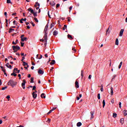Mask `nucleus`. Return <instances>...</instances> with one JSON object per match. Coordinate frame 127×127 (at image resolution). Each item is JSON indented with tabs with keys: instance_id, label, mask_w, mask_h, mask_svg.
I'll return each instance as SVG.
<instances>
[{
	"instance_id": "1",
	"label": "nucleus",
	"mask_w": 127,
	"mask_h": 127,
	"mask_svg": "<svg viewBox=\"0 0 127 127\" xmlns=\"http://www.w3.org/2000/svg\"><path fill=\"white\" fill-rule=\"evenodd\" d=\"M17 84V82L13 81V80H12V79H10L8 82V86H11V87H12V88H13V87L16 86Z\"/></svg>"
},
{
	"instance_id": "2",
	"label": "nucleus",
	"mask_w": 127,
	"mask_h": 127,
	"mask_svg": "<svg viewBox=\"0 0 127 127\" xmlns=\"http://www.w3.org/2000/svg\"><path fill=\"white\" fill-rule=\"evenodd\" d=\"M12 48L13 49V50L14 51V53L16 52L17 51H18L19 49H20V47L19 46H12Z\"/></svg>"
},
{
	"instance_id": "3",
	"label": "nucleus",
	"mask_w": 127,
	"mask_h": 127,
	"mask_svg": "<svg viewBox=\"0 0 127 127\" xmlns=\"http://www.w3.org/2000/svg\"><path fill=\"white\" fill-rule=\"evenodd\" d=\"M38 73L39 74H40L41 75H43V74H44V70L41 69H39V70L38 71Z\"/></svg>"
},
{
	"instance_id": "4",
	"label": "nucleus",
	"mask_w": 127,
	"mask_h": 127,
	"mask_svg": "<svg viewBox=\"0 0 127 127\" xmlns=\"http://www.w3.org/2000/svg\"><path fill=\"white\" fill-rule=\"evenodd\" d=\"M25 83H26V81H25V80H23V82L21 84L23 89H25Z\"/></svg>"
},
{
	"instance_id": "5",
	"label": "nucleus",
	"mask_w": 127,
	"mask_h": 127,
	"mask_svg": "<svg viewBox=\"0 0 127 127\" xmlns=\"http://www.w3.org/2000/svg\"><path fill=\"white\" fill-rule=\"evenodd\" d=\"M125 31V30L124 29H122L120 32V36L122 37L123 36V34H124V32Z\"/></svg>"
},
{
	"instance_id": "6",
	"label": "nucleus",
	"mask_w": 127,
	"mask_h": 127,
	"mask_svg": "<svg viewBox=\"0 0 127 127\" xmlns=\"http://www.w3.org/2000/svg\"><path fill=\"white\" fill-rule=\"evenodd\" d=\"M47 34L48 33H45L44 36V39L45 40V42H47Z\"/></svg>"
},
{
	"instance_id": "7",
	"label": "nucleus",
	"mask_w": 127,
	"mask_h": 127,
	"mask_svg": "<svg viewBox=\"0 0 127 127\" xmlns=\"http://www.w3.org/2000/svg\"><path fill=\"white\" fill-rule=\"evenodd\" d=\"M32 96H33V99H36L37 97V94L35 93V92H33L32 93Z\"/></svg>"
},
{
	"instance_id": "8",
	"label": "nucleus",
	"mask_w": 127,
	"mask_h": 127,
	"mask_svg": "<svg viewBox=\"0 0 127 127\" xmlns=\"http://www.w3.org/2000/svg\"><path fill=\"white\" fill-rule=\"evenodd\" d=\"M94 112L93 111H91L90 112V115H91L90 120H93V119H94Z\"/></svg>"
},
{
	"instance_id": "9",
	"label": "nucleus",
	"mask_w": 127,
	"mask_h": 127,
	"mask_svg": "<svg viewBox=\"0 0 127 127\" xmlns=\"http://www.w3.org/2000/svg\"><path fill=\"white\" fill-rule=\"evenodd\" d=\"M6 66H7V68H9V69H12V68L11 65L9 64V63H7Z\"/></svg>"
},
{
	"instance_id": "10",
	"label": "nucleus",
	"mask_w": 127,
	"mask_h": 127,
	"mask_svg": "<svg viewBox=\"0 0 127 127\" xmlns=\"http://www.w3.org/2000/svg\"><path fill=\"white\" fill-rule=\"evenodd\" d=\"M75 85L76 88H79V82L78 81H75Z\"/></svg>"
},
{
	"instance_id": "11",
	"label": "nucleus",
	"mask_w": 127,
	"mask_h": 127,
	"mask_svg": "<svg viewBox=\"0 0 127 127\" xmlns=\"http://www.w3.org/2000/svg\"><path fill=\"white\" fill-rule=\"evenodd\" d=\"M56 63V62H55V60H53L52 61V62L50 63V65H54Z\"/></svg>"
},
{
	"instance_id": "12",
	"label": "nucleus",
	"mask_w": 127,
	"mask_h": 127,
	"mask_svg": "<svg viewBox=\"0 0 127 127\" xmlns=\"http://www.w3.org/2000/svg\"><path fill=\"white\" fill-rule=\"evenodd\" d=\"M58 34V31H57V30H55L53 32V35H54L55 36L57 35Z\"/></svg>"
},
{
	"instance_id": "13",
	"label": "nucleus",
	"mask_w": 127,
	"mask_h": 127,
	"mask_svg": "<svg viewBox=\"0 0 127 127\" xmlns=\"http://www.w3.org/2000/svg\"><path fill=\"white\" fill-rule=\"evenodd\" d=\"M111 94L112 95H114V88L113 87H111Z\"/></svg>"
},
{
	"instance_id": "14",
	"label": "nucleus",
	"mask_w": 127,
	"mask_h": 127,
	"mask_svg": "<svg viewBox=\"0 0 127 127\" xmlns=\"http://www.w3.org/2000/svg\"><path fill=\"white\" fill-rule=\"evenodd\" d=\"M41 98H44V99H45V98H46V96H45V93H42L41 95Z\"/></svg>"
},
{
	"instance_id": "15",
	"label": "nucleus",
	"mask_w": 127,
	"mask_h": 127,
	"mask_svg": "<svg viewBox=\"0 0 127 127\" xmlns=\"http://www.w3.org/2000/svg\"><path fill=\"white\" fill-rule=\"evenodd\" d=\"M76 126H77V127H81V126H82V123H81V122L77 123L76 124Z\"/></svg>"
},
{
	"instance_id": "16",
	"label": "nucleus",
	"mask_w": 127,
	"mask_h": 127,
	"mask_svg": "<svg viewBox=\"0 0 127 127\" xmlns=\"http://www.w3.org/2000/svg\"><path fill=\"white\" fill-rule=\"evenodd\" d=\"M27 40V38L26 37H24L21 39V41H22L23 42L24 41H26Z\"/></svg>"
},
{
	"instance_id": "17",
	"label": "nucleus",
	"mask_w": 127,
	"mask_h": 127,
	"mask_svg": "<svg viewBox=\"0 0 127 127\" xmlns=\"http://www.w3.org/2000/svg\"><path fill=\"white\" fill-rule=\"evenodd\" d=\"M67 38H68V39H73V37L70 34L67 35Z\"/></svg>"
},
{
	"instance_id": "18",
	"label": "nucleus",
	"mask_w": 127,
	"mask_h": 127,
	"mask_svg": "<svg viewBox=\"0 0 127 127\" xmlns=\"http://www.w3.org/2000/svg\"><path fill=\"white\" fill-rule=\"evenodd\" d=\"M125 121V119L124 118H122L121 119V121H120V123L121 124L123 125L124 124V122Z\"/></svg>"
},
{
	"instance_id": "19",
	"label": "nucleus",
	"mask_w": 127,
	"mask_h": 127,
	"mask_svg": "<svg viewBox=\"0 0 127 127\" xmlns=\"http://www.w3.org/2000/svg\"><path fill=\"white\" fill-rule=\"evenodd\" d=\"M37 5L38 6H40V4L39 3H38V2H36V4H35V7H36L37 6Z\"/></svg>"
},
{
	"instance_id": "20",
	"label": "nucleus",
	"mask_w": 127,
	"mask_h": 127,
	"mask_svg": "<svg viewBox=\"0 0 127 127\" xmlns=\"http://www.w3.org/2000/svg\"><path fill=\"white\" fill-rule=\"evenodd\" d=\"M17 74L14 73V71H13V73L11 74V76H14V77H16Z\"/></svg>"
},
{
	"instance_id": "21",
	"label": "nucleus",
	"mask_w": 127,
	"mask_h": 127,
	"mask_svg": "<svg viewBox=\"0 0 127 127\" xmlns=\"http://www.w3.org/2000/svg\"><path fill=\"white\" fill-rule=\"evenodd\" d=\"M115 43L116 45H119V39H116Z\"/></svg>"
},
{
	"instance_id": "22",
	"label": "nucleus",
	"mask_w": 127,
	"mask_h": 127,
	"mask_svg": "<svg viewBox=\"0 0 127 127\" xmlns=\"http://www.w3.org/2000/svg\"><path fill=\"white\" fill-rule=\"evenodd\" d=\"M30 83H34V77L31 78Z\"/></svg>"
},
{
	"instance_id": "23",
	"label": "nucleus",
	"mask_w": 127,
	"mask_h": 127,
	"mask_svg": "<svg viewBox=\"0 0 127 127\" xmlns=\"http://www.w3.org/2000/svg\"><path fill=\"white\" fill-rule=\"evenodd\" d=\"M103 107L105 108V106H106V102L105 101V100H103Z\"/></svg>"
},
{
	"instance_id": "24",
	"label": "nucleus",
	"mask_w": 127,
	"mask_h": 127,
	"mask_svg": "<svg viewBox=\"0 0 127 127\" xmlns=\"http://www.w3.org/2000/svg\"><path fill=\"white\" fill-rule=\"evenodd\" d=\"M123 65V62H121L119 65V68L121 69V67H122V65Z\"/></svg>"
},
{
	"instance_id": "25",
	"label": "nucleus",
	"mask_w": 127,
	"mask_h": 127,
	"mask_svg": "<svg viewBox=\"0 0 127 127\" xmlns=\"http://www.w3.org/2000/svg\"><path fill=\"white\" fill-rule=\"evenodd\" d=\"M97 98H98V100H100L101 99V94L100 93H99L97 95Z\"/></svg>"
},
{
	"instance_id": "26",
	"label": "nucleus",
	"mask_w": 127,
	"mask_h": 127,
	"mask_svg": "<svg viewBox=\"0 0 127 127\" xmlns=\"http://www.w3.org/2000/svg\"><path fill=\"white\" fill-rule=\"evenodd\" d=\"M100 90L101 92H104V86H103V84L101 85V88Z\"/></svg>"
},
{
	"instance_id": "27",
	"label": "nucleus",
	"mask_w": 127,
	"mask_h": 127,
	"mask_svg": "<svg viewBox=\"0 0 127 127\" xmlns=\"http://www.w3.org/2000/svg\"><path fill=\"white\" fill-rule=\"evenodd\" d=\"M23 66H27V65H28V64H27L25 62H23Z\"/></svg>"
},
{
	"instance_id": "28",
	"label": "nucleus",
	"mask_w": 127,
	"mask_h": 127,
	"mask_svg": "<svg viewBox=\"0 0 127 127\" xmlns=\"http://www.w3.org/2000/svg\"><path fill=\"white\" fill-rule=\"evenodd\" d=\"M54 25H55V23H52L51 24V27L50 28H52V27H54Z\"/></svg>"
},
{
	"instance_id": "29",
	"label": "nucleus",
	"mask_w": 127,
	"mask_h": 127,
	"mask_svg": "<svg viewBox=\"0 0 127 127\" xmlns=\"http://www.w3.org/2000/svg\"><path fill=\"white\" fill-rule=\"evenodd\" d=\"M11 31H14V29L10 28L9 31V33H11Z\"/></svg>"
},
{
	"instance_id": "30",
	"label": "nucleus",
	"mask_w": 127,
	"mask_h": 127,
	"mask_svg": "<svg viewBox=\"0 0 127 127\" xmlns=\"http://www.w3.org/2000/svg\"><path fill=\"white\" fill-rule=\"evenodd\" d=\"M83 77H84V71L81 70V78L83 79Z\"/></svg>"
},
{
	"instance_id": "31",
	"label": "nucleus",
	"mask_w": 127,
	"mask_h": 127,
	"mask_svg": "<svg viewBox=\"0 0 127 127\" xmlns=\"http://www.w3.org/2000/svg\"><path fill=\"white\" fill-rule=\"evenodd\" d=\"M116 77H117V75L116 74L114 75L113 76L112 80L114 81V80H115V78H116Z\"/></svg>"
},
{
	"instance_id": "32",
	"label": "nucleus",
	"mask_w": 127,
	"mask_h": 127,
	"mask_svg": "<svg viewBox=\"0 0 127 127\" xmlns=\"http://www.w3.org/2000/svg\"><path fill=\"white\" fill-rule=\"evenodd\" d=\"M113 118H116L117 117V116H118V115L117 114V113H113Z\"/></svg>"
},
{
	"instance_id": "33",
	"label": "nucleus",
	"mask_w": 127,
	"mask_h": 127,
	"mask_svg": "<svg viewBox=\"0 0 127 127\" xmlns=\"http://www.w3.org/2000/svg\"><path fill=\"white\" fill-rule=\"evenodd\" d=\"M124 116H127V110H125L124 111Z\"/></svg>"
},
{
	"instance_id": "34",
	"label": "nucleus",
	"mask_w": 127,
	"mask_h": 127,
	"mask_svg": "<svg viewBox=\"0 0 127 127\" xmlns=\"http://www.w3.org/2000/svg\"><path fill=\"white\" fill-rule=\"evenodd\" d=\"M6 99H8V101H9V99H10V96L9 95H7L6 97Z\"/></svg>"
},
{
	"instance_id": "35",
	"label": "nucleus",
	"mask_w": 127,
	"mask_h": 127,
	"mask_svg": "<svg viewBox=\"0 0 127 127\" xmlns=\"http://www.w3.org/2000/svg\"><path fill=\"white\" fill-rule=\"evenodd\" d=\"M47 29H46V28H45L44 30V32L45 34L47 33Z\"/></svg>"
},
{
	"instance_id": "36",
	"label": "nucleus",
	"mask_w": 127,
	"mask_h": 127,
	"mask_svg": "<svg viewBox=\"0 0 127 127\" xmlns=\"http://www.w3.org/2000/svg\"><path fill=\"white\" fill-rule=\"evenodd\" d=\"M6 89H7V86H4V87H2V90H5Z\"/></svg>"
},
{
	"instance_id": "37",
	"label": "nucleus",
	"mask_w": 127,
	"mask_h": 127,
	"mask_svg": "<svg viewBox=\"0 0 127 127\" xmlns=\"http://www.w3.org/2000/svg\"><path fill=\"white\" fill-rule=\"evenodd\" d=\"M6 2L7 3H11V1L10 0H7Z\"/></svg>"
},
{
	"instance_id": "38",
	"label": "nucleus",
	"mask_w": 127,
	"mask_h": 127,
	"mask_svg": "<svg viewBox=\"0 0 127 127\" xmlns=\"http://www.w3.org/2000/svg\"><path fill=\"white\" fill-rule=\"evenodd\" d=\"M33 13V14H34V16H37V12H34V13Z\"/></svg>"
},
{
	"instance_id": "39",
	"label": "nucleus",
	"mask_w": 127,
	"mask_h": 127,
	"mask_svg": "<svg viewBox=\"0 0 127 127\" xmlns=\"http://www.w3.org/2000/svg\"><path fill=\"white\" fill-rule=\"evenodd\" d=\"M35 89H36V86L35 85H34V86H33V89H32V90H33V91H34V90H35Z\"/></svg>"
},
{
	"instance_id": "40",
	"label": "nucleus",
	"mask_w": 127,
	"mask_h": 127,
	"mask_svg": "<svg viewBox=\"0 0 127 127\" xmlns=\"http://www.w3.org/2000/svg\"><path fill=\"white\" fill-rule=\"evenodd\" d=\"M21 46L23 47L24 46V43L21 42Z\"/></svg>"
},
{
	"instance_id": "41",
	"label": "nucleus",
	"mask_w": 127,
	"mask_h": 127,
	"mask_svg": "<svg viewBox=\"0 0 127 127\" xmlns=\"http://www.w3.org/2000/svg\"><path fill=\"white\" fill-rule=\"evenodd\" d=\"M32 26H35V24L33 22H31Z\"/></svg>"
},
{
	"instance_id": "42",
	"label": "nucleus",
	"mask_w": 127,
	"mask_h": 127,
	"mask_svg": "<svg viewBox=\"0 0 127 127\" xmlns=\"http://www.w3.org/2000/svg\"><path fill=\"white\" fill-rule=\"evenodd\" d=\"M34 20L36 22H38V19H37V18H34Z\"/></svg>"
},
{
	"instance_id": "43",
	"label": "nucleus",
	"mask_w": 127,
	"mask_h": 127,
	"mask_svg": "<svg viewBox=\"0 0 127 127\" xmlns=\"http://www.w3.org/2000/svg\"><path fill=\"white\" fill-rule=\"evenodd\" d=\"M119 108H122V102H119Z\"/></svg>"
},
{
	"instance_id": "44",
	"label": "nucleus",
	"mask_w": 127,
	"mask_h": 127,
	"mask_svg": "<svg viewBox=\"0 0 127 127\" xmlns=\"http://www.w3.org/2000/svg\"><path fill=\"white\" fill-rule=\"evenodd\" d=\"M21 19V20H22L23 21H26V18H25L24 19L22 18V19Z\"/></svg>"
},
{
	"instance_id": "45",
	"label": "nucleus",
	"mask_w": 127,
	"mask_h": 127,
	"mask_svg": "<svg viewBox=\"0 0 127 127\" xmlns=\"http://www.w3.org/2000/svg\"><path fill=\"white\" fill-rule=\"evenodd\" d=\"M92 78V75L91 74H90L88 76V79L90 80V79Z\"/></svg>"
},
{
	"instance_id": "46",
	"label": "nucleus",
	"mask_w": 127,
	"mask_h": 127,
	"mask_svg": "<svg viewBox=\"0 0 127 127\" xmlns=\"http://www.w3.org/2000/svg\"><path fill=\"white\" fill-rule=\"evenodd\" d=\"M51 113H52V111L51 110H50V111L47 113V115H49L50 114H51Z\"/></svg>"
},
{
	"instance_id": "47",
	"label": "nucleus",
	"mask_w": 127,
	"mask_h": 127,
	"mask_svg": "<svg viewBox=\"0 0 127 127\" xmlns=\"http://www.w3.org/2000/svg\"><path fill=\"white\" fill-rule=\"evenodd\" d=\"M5 20H6V27H7V26H8V23H7V21H7V19H5Z\"/></svg>"
},
{
	"instance_id": "48",
	"label": "nucleus",
	"mask_w": 127,
	"mask_h": 127,
	"mask_svg": "<svg viewBox=\"0 0 127 127\" xmlns=\"http://www.w3.org/2000/svg\"><path fill=\"white\" fill-rule=\"evenodd\" d=\"M40 41H42V42H44V41L45 42V40L44 39H40Z\"/></svg>"
},
{
	"instance_id": "49",
	"label": "nucleus",
	"mask_w": 127,
	"mask_h": 127,
	"mask_svg": "<svg viewBox=\"0 0 127 127\" xmlns=\"http://www.w3.org/2000/svg\"><path fill=\"white\" fill-rule=\"evenodd\" d=\"M55 110H56V108H53V109L52 110H51V111L52 112H53V111H55Z\"/></svg>"
},
{
	"instance_id": "50",
	"label": "nucleus",
	"mask_w": 127,
	"mask_h": 127,
	"mask_svg": "<svg viewBox=\"0 0 127 127\" xmlns=\"http://www.w3.org/2000/svg\"><path fill=\"white\" fill-rule=\"evenodd\" d=\"M24 59H25V58L24 57H23L22 58L21 61H22V62H23V61L24 60Z\"/></svg>"
},
{
	"instance_id": "51",
	"label": "nucleus",
	"mask_w": 127,
	"mask_h": 127,
	"mask_svg": "<svg viewBox=\"0 0 127 127\" xmlns=\"http://www.w3.org/2000/svg\"><path fill=\"white\" fill-rule=\"evenodd\" d=\"M30 12L31 13H34V11H33V9H31V11H30Z\"/></svg>"
},
{
	"instance_id": "52",
	"label": "nucleus",
	"mask_w": 127,
	"mask_h": 127,
	"mask_svg": "<svg viewBox=\"0 0 127 127\" xmlns=\"http://www.w3.org/2000/svg\"><path fill=\"white\" fill-rule=\"evenodd\" d=\"M13 24H14V25H17V24H15V20H14L13 21Z\"/></svg>"
},
{
	"instance_id": "53",
	"label": "nucleus",
	"mask_w": 127,
	"mask_h": 127,
	"mask_svg": "<svg viewBox=\"0 0 127 127\" xmlns=\"http://www.w3.org/2000/svg\"><path fill=\"white\" fill-rule=\"evenodd\" d=\"M45 28H46L47 29H48V24H47L46 25Z\"/></svg>"
},
{
	"instance_id": "54",
	"label": "nucleus",
	"mask_w": 127,
	"mask_h": 127,
	"mask_svg": "<svg viewBox=\"0 0 127 127\" xmlns=\"http://www.w3.org/2000/svg\"><path fill=\"white\" fill-rule=\"evenodd\" d=\"M28 67H29V65H27V66H24L25 69H27Z\"/></svg>"
},
{
	"instance_id": "55",
	"label": "nucleus",
	"mask_w": 127,
	"mask_h": 127,
	"mask_svg": "<svg viewBox=\"0 0 127 127\" xmlns=\"http://www.w3.org/2000/svg\"><path fill=\"white\" fill-rule=\"evenodd\" d=\"M72 8H73V6H70L69 7V10H70V11L72 10Z\"/></svg>"
},
{
	"instance_id": "56",
	"label": "nucleus",
	"mask_w": 127,
	"mask_h": 127,
	"mask_svg": "<svg viewBox=\"0 0 127 127\" xmlns=\"http://www.w3.org/2000/svg\"><path fill=\"white\" fill-rule=\"evenodd\" d=\"M18 69H17V68H14L13 69V71L14 72V71H18Z\"/></svg>"
},
{
	"instance_id": "57",
	"label": "nucleus",
	"mask_w": 127,
	"mask_h": 127,
	"mask_svg": "<svg viewBox=\"0 0 127 127\" xmlns=\"http://www.w3.org/2000/svg\"><path fill=\"white\" fill-rule=\"evenodd\" d=\"M10 58H11L12 59H13V58H12V56H10L8 57V59H9Z\"/></svg>"
},
{
	"instance_id": "58",
	"label": "nucleus",
	"mask_w": 127,
	"mask_h": 127,
	"mask_svg": "<svg viewBox=\"0 0 127 127\" xmlns=\"http://www.w3.org/2000/svg\"><path fill=\"white\" fill-rule=\"evenodd\" d=\"M17 44V43H15V42H14V41L12 42V44H13L14 45H15Z\"/></svg>"
},
{
	"instance_id": "59",
	"label": "nucleus",
	"mask_w": 127,
	"mask_h": 127,
	"mask_svg": "<svg viewBox=\"0 0 127 127\" xmlns=\"http://www.w3.org/2000/svg\"><path fill=\"white\" fill-rule=\"evenodd\" d=\"M59 6H60V4L59 3L57 4V7H59Z\"/></svg>"
},
{
	"instance_id": "60",
	"label": "nucleus",
	"mask_w": 127,
	"mask_h": 127,
	"mask_svg": "<svg viewBox=\"0 0 127 127\" xmlns=\"http://www.w3.org/2000/svg\"><path fill=\"white\" fill-rule=\"evenodd\" d=\"M111 103H112V104H114V103H115V100H114V99H113V100L111 101Z\"/></svg>"
},
{
	"instance_id": "61",
	"label": "nucleus",
	"mask_w": 127,
	"mask_h": 127,
	"mask_svg": "<svg viewBox=\"0 0 127 127\" xmlns=\"http://www.w3.org/2000/svg\"><path fill=\"white\" fill-rule=\"evenodd\" d=\"M21 55H22V56H25L26 55V54H25V55H24V53H21Z\"/></svg>"
},
{
	"instance_id": "62",
	"label": "nucleus",
	"mask_w": 127,
	"mask_h": 127,
	"mask_svg": "<svg viewBox=\"0 0 127 127\" xmlns=\"http://www.w3.org/2000/svg\"><path fill=\"white\" fill-rule=\"evenodd\" d=\"M30 77H31V75H30V74H29L28 75V78H30Z\"/></svg>"
},
{
	"instance_id": "63",
	"label": "nucleus",
	"mask_w": 127,
	"mask_h": 127,
	"mask_svg": "<svg viewBox=\"0 0 127 127\" xmlns=\"http://www.w3.org/2000/svg\"><path fill=\"white\" fill-rule=\"evenodd\" d=\"M31 9H32L31 8H29L28 9V11H31Z\"/></svg>"
},
{
	"instance_id": "64",
	"label": "nucleus",
	"mask_w": 127,
	"mask_h": 127,
	"mask_svg": "<svg viewBox=\"0 0 127 127\" xmlns=\"http://www.w3.org/2000/svg\"><path fill=\"white\" fill-rule=\"evenodd\" d=\"M12 15H16V13H13L12 14Z\"/></svg>"
}]
</instances>
